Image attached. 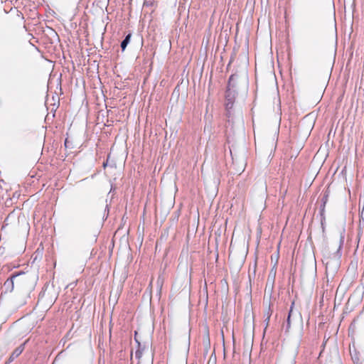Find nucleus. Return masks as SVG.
<instances>
[{"mask_svg": "<svg viewBox=\"0 0 364 364\" xmlns=\"http://www.w3.org/2000/svg\"><path fill=\"white\" fill-rule=\"evenodd\" d=\"M36 284V278L31 274L25 273L13 276L10 280L4 283L6 288L11 287V290L16 289V296L14 300V305L20 307L26 304V299L34 289Z\"/></svg>", "mask_w": 364, "mask_h": 364, "instance_id": "1", "label": "nucleus"}, {"mask_svg": "<svg viewBox=\"0 0 364 364\" xmlns=\"http://www.w3.org/2000/svg\"><path fill=\"white\" fill-rule=\"evenodd\" d=\"M342 243V237H338L331 240L323 251V262L328 276L333 277L339 269Z\"/></svg>", "mask_w": 364, "mask_h": 364, "instance_id": "2", "label": "nucleus"}, {"mask_svg": "<svg viewBox=\"0 0 364 364\" xmlns=\"http://www.w3.org/2000/svg\"><path fill=\"white\" fill-rule=\"evenodd\" d=\"M247 84L248 76L247 70L245 67L239 73H235L230 76L225 95V107L228 114H230V109L234 105L236 97V89L241 88L246 90L247 88Z\"/></svg>", "mask_w": 364, "mask_h": 364, "instance_id": "3", "label": "nucleus"}, {"mask_svg": "<svg viewBox=\"0 0 364 364\" xmlns=\"http://www.w3.org/2000/svg\"><path fill=\"white\" fill-rule=\"evenodd\" d=\"M105 173L109 182L117 181L120 178L122 173V164H117L115 161L110 155L107 156V161L103 163Z\"/></svg>", "mask_w": 364, "mask_h": 364, "instance_id": "4", "label": "nucleus"}, {"mask_svg": "<svg viewBox=\"0 0 364 364\" xmlns=\"http://www.w3.org/2000/svg\"><path fill=\"white\" fill-rule=\"evenodd\" d=\"M136 333H135V339H136V341L138 343V345H139V347L140 346V343L138 341L137 338H136ZM142 351L139 348L138 350H136V353H135V358L138 360V364H152V358H151V355H148L146 357V358H142Z\"/></svg>", "mask_w": 364, "mask_h": 364, "instance_id": "5", "label": "nucleus"}, {"mask_svg": "<svg viewBox=\"0 0 364 364\" xmlns=\"http://www.w3.org/2000/svg\"><path fill=\"white\" fill-rule=\"evenodd\" d=\"M24 349V344L21 345L18 348H16L13 353H11V356L9 358V362H12L16 358H17L23 350Z\"/></svg>", "mask_w": 364, "mask_h": 364, "instance_id": "6", "label": "nucleus"}, {"mask_svg": "<svg viewBox=\"0 0 364 364\" xmlns=\"http://www.w3.org/2000/svg\"><path fill=\"white\" fill-rule=\"evenodd\" d=\"M190 329L188 328V331H187V335L186 336V339H185V341H184V350L186 352H188V349H189V346H190Z\"/></svg>", "mask_w": 364, "mask_h": 364, "instance_id": "7", "label": "nucleus"}, {"mask_svg": "<svg viewBox=\"0 0 364 364\" xmlns=\"http://www.w3.org/2000/svg\"><path fill=\"white\" fill-rule=\"evenodd\" d=\"M131 37H132V35L130 33H129L126 37L122 41L121 43V48H122V50H124L127 46L128 45V43H129L130 41V39H131Z\"/></svg>", "mask_w": 364, "mask_h": 364, "instance_id": "8", "label": "nucleus"}, {"mask_svg": "<svg viewBox=\"0 0 364 364\" xmlns=\"http://www.w3.org/2000/svg\"><path fill=\"white\" fill-rule=\"evenodd\" d=\"M235 253H236L235 247V245H232V242H231L230 255L233 257L235 256Z\"/></svg>", "mask_w": 364, "mask_h": 364, "instance_id": "9", "label": "nucleus"}, {"mask_svg": "<svg viewBox=\"0 0 364 364\" xmlns=\"http://www.w3.org/2000/svg\"><path fill=\"white\" fill-rule=\"evenodd\" d=\"M208 364H216V358L215 357H210Z\"/></svg>", "mask_w": 364, "mask_h": 364, "instance_id": "10", "label": "nucleus"}, {"mask_svg": "<svg viewBox=\"0 0 364 364\" xmlns=\"http://www.w3.org/2000/svg\"><path fill=\"white\" fill-rule=\"evenodd\" d=\"M291 311H292V306L291 307V309H290V311H289V316H288V318H287L288 326L290 325V321H291L290 317H291Z\"/></svg>", "mask_w": 364, "mask_h": 364, "instance_id": "11", "label": "nucleus"}, {"mask_svg": "<svg viewBox=\"0 0 364 364\" xmlns=\"http://www.w3.org/2000/svg\"><path fill=\"white\" fill-rule=\"evenodd\" d=\"M245 253H246V251H245V247L243 248L242 251V253H241V259H242L245 255Z\"/></svg>", "mask_w": 364, "mask_h": 364, "instance_id": "12", "label": "nucleus"}, {"mask_svg": "<svg viewBox=\"0 0 364 364\" xmlns=\"http://www.w3.org/2000/svg\"><path fill=\"white\" fill-rule=\"evenodd\" d=\"M165 180V176H164L162 178H161V182H163V181Z\"/></svg>", "mask_w": 364, "mask_h": 364, "instance_id": "13", "label": "nucleus"}, {"mask_svg": "<svg viewBox=\"0 0 364 364\" xmlns=\"http://www.w3.org/2000/svg\"><path fill=\"white\" fill-rule=\"evenodd\" d=\"M241 169L243 171V170H244L243 166H241Z\"/></svg>", "mask_w": 364, "mask_h": 364, "instance_id": "14", "label": "nucleus"}]
</instances>
